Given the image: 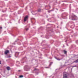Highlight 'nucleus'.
Listing matches in <instances>:
<instances>
[{"instance_id":"nucleus-12","label":"nucleus","mask_w":78,"mask_h":78,"mask_svg":"<svg viewBox=\"0 0 78 78\" xmlns=\"http://www.w3.org/2000/svg\"><path fill=\"white\" fill-rule=\"evenodd\" d=\"M1 64V61H0V64Z\"/></svg>"},{"instance_id":"nucleus-10","label":"nucleus","mask_w":78,"mask_h":78,"mask_svg":"<svg viewBox=\"0 0 78 78\" xmlns=\"http://www.w3.org/2000/svg\"><path fill=\"white\" fill-rule=\"evenodd\" d=\"M8 58H11V56H9L8 57Z\"/></svg>"},{"instance_id":"nucleus-3","label":"nucleus","mask_w":78,"mask_h":78,"mask_svg":"<svg viewBox=\"0 0 78 78\" xmlns=\"http://www.w3.org/2000/svg\"><path fill=\"white\" fill-rule=\"evenodd\" d=\"M9 52V50H7L5 51V54L7 55V54H8V53Z\"/></svg>"},{"instance_id":"nucleus-8","label":"nucleus","mask_w":78,"mask_h":78,"mask_svg":"<svg viewBox=\"0 0 78 78\" xmlns=\"http://www.w3.org/2000/svg\"><path fill=\"white\" fill-rule=\"evenodd\" d=\"M57 60H58V61H59L60 60H61V59L59 58H57Z\"/></svg>"},{"instance_id":"nucleus-7","label":"nucleus","mask_w":78,"mask_h":78,"mask_svg":"<svg viewBox=\"0 0 78 78\" xmlns=\"http://www.w3.org/2000/svg\"><path fill=\"white\" fill-rule=\"evenodd\" d=\"M67 53V51H64V54H66V53Z\"/></svg>"},{"instance_id":"nucleus-11","label":"nucleus","mask_w":78,"mask_h":78,"mask_svg":"<svg viewBox=\"0 0 78 78\" xmlns=\"http://www.w3.org/2000/svg\"><path fill=\"white\" fill-rule=\"evenodd\" d=\"M0 28H1V29H2V27H0Z\"/></svg>"},{"instance_id":"nucleus-9","label":"nucleus","mask_w":78,"mask_h":78,"mask_svg":"<svg viewBox=\"0 0 78 78\" xmlns=\"http://www.w3.org/2000/svg\"><path fill=\"white\" fill-rule=\"evenodd\" d=\"M26 31H28V28H27L26 29Z\"/></svg>"},{"instance_id":"nucleus-1","label":"nucleus","mask_w":78,"mask_h":78,"mask_svg":"<svg viewBox=\"0 0 78 78\" xmlns=\"http://www.w3.org/2000/svg\"><path fill=\"white\" fill-rule=\"evenodd\" d=\"M28 16H26L24 19V22H26V21H27V20H28Z\"/></svg>"},{"instance_id":"nucleus-4","label":"nucleus","mask_w":78,"mask_h":78,"mask_svg":"<svg viewBox=\"0 0 78 78\" xmlns=\"http://www.w3.org/2000/svg\"><path fill=\"white\" fill-rule=\"evenodd\" d=\"M7 69V70H10V69H11V68H10V67H7L6 68Z\"/></svg>"},{"instance_id":"nucleus-6","label":"nucleus","mask_w":78,"mask_h":78,"mask_svg":"<svg viewBox=\"0 0 78 78\" xmlns=\"http://www.w3.org/2000/svg\"><path fill=\"white\" fill-rule=\"evenodd\" d=\"M23 75H21L20 76V78H22V77H23Z\"/></svg>"},{"instance_id":"nucleus-14","label":"nucleus","mask_w":78,"mask_h":78,"mask_svg":"<svg viewBox=\"0 0 78 78\" xmlns=\"http://www.w3.org/2000/svg\"><path fill=\"white\" fill-rule=\"evenodd\" d=\"M36 69H34V70H36Z\"/></svg>"},{"instance_id":"nucleus-13","label":"nucleus","mask_w":78,"mask_h":78,"mask_svg":"<svg viewBox=\"0 0 78 78\" xmlns=\"http://www.w3.org/2000/svg\"><path fill=\"white\" fill-rule=\"evenodd\" d=\"M18 72H20V70H18Z\"/></svg>"},{"instance_id":"nucleus-5","label":"nucleus","mask_w":78,"mask_h":78,"mask_svg":"<svg viewBox=\"0 0 78 78\" xmlns=\"http://www.w3.org/2000/svg\"><path fill=\"white\" fill-rule=\"evenodd\" d=\"M41 9H39L38 10V12H41Z\"/></svg>"},{"instance_id":"nucleus-2","label":"nucleus","mask_w":78,"mask_h":78,"mask_svg":"<svg viewBox=\"0 0 78 78\" xmlns=\"http://www.w3.org/2000/svg\"><path fill=\"white\" fill-rule=\"evenodd\" d=\"M63 78H67V76L66 73H64L63 74Z\"/></svg>"}]
</instances>
